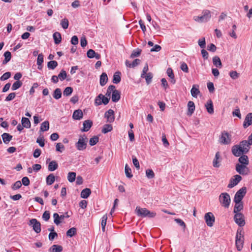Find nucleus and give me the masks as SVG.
Instances as JSON below:
<instances>
[{"mask_svg":"<svg viewBox=\"0 0 252 252\" xmlns=\"http://www.w3.org/2000/svg\"><path fill=\"white\" fill-rule=\"evenodd\" d=\"M135 213L138 217L141 218L148 217L149 218H154L156 213L154 212H150L145 208H140V207H136L135 210Z\"/></svg>","mask_w":252,"mask_h":252,"instance_id":"1","label":"nucleus"},{"mask_svg":"<svg viewBox=\"0 0 252 252\" xmlns=\"http://www.w3.org/2000/svg\"><path fill=\"white\" fill-rule=\"evenodd\" d=\"M244 240L243 230L238 229L235 237V245L238 251H240L243 247Z\"/></svg>","mask_w":252,"mask_h":252,"instance_id":"2","label":"nucleus"},{"mask_svg":"<svg viewBox=\"0 0 252 252\" xmlns=\"http://www.w3.org/2000/svg\"><path fill=\"white\" fill-rule=\"evenodd\" d=\"M232 136L227 131H221L219 139V142L221 144L230 145L231 143Z\"/></svg>","mask_w":252,"mask_h":252,"instance_id":"3","label":"nucleus"},{"mask_svg":"<svg viewBox=\"0 0 252 252\" xmlns=\"http://www.w3.org/2000/svg\"><path fill=\"white\" fill-rule=\"evenodd\" d=\"M219 201L221 205L225 208H228L231 202V198L229 194L226 192L220 193L219 197Z\"/></svg>","mask_w":252,"mask_h":252,"instance_id":"4","label":"nucleus"},{"mask_svg":"<svg viewBox=\"0 0 252 252\" xmlns=\"http://www.w3.org/2000/svg\"><path fill=\"white\" fill-rule=\"evenodd\" d=\"M202 15L194 16L193 19L198 22L203 23L208 21L211 17V12L209 10H204L202 11Z\"/></svg>","mask_w":252,"mask_h":252,"instance_id":"5","label":"nucleus"},{"mask_svg":"<svg viewBox=\"0 0 252 252\" xmlns=\"http://www.w3.org/2000/svg\"><path fill=\"white\" fill-rule=\"evenodd\" d=\"M88 138L85 135L80 136L78 141L75 144V146L77 150L82 151L85 150L87 147Z\"/></svg>","mask_w":252,"mask_h":252,"instance_id":"6","label":"nucleus"},{"mask_svg":"<svg viewBox=\"0 0 252 252\" xmlns=\"http://www.w3.org/2000/svg\"><path fill=\"white\" fill-rule=\"evenodd\" d=\"M248 165L240 164L237 163L235 166V169L239 174L242 175H248L250 173V170L247 167Z\"/></svg>","mask_w":252,"mask_h":252,"instance_id":"7","label":"nucleus"},{"mask_svg":"<svg viewBox=\"0 0 252 252\" xmlns=\"http://www.w3.org/2000/svg\"><path fill=\"white\" fill-rule=\"evenodd\" d=\"M234 220L236 223L239 226L242 227L245 225V221L244 215L241 213H235Z\"/></svg>","mask_w":252,"mask_h":252,"instance_id":"8","label":"nucleus"},{"mask_svg":"<svg viewBox=\"0 0 252 252\" xmlns=\"http://www.w3.org/2000/svg\"><path fill=\"white\" fill-rule=\"evenodd\" d=\"M204 219L208 226L211 227L213 225L215 218L212 213L208 212L206 213L204 216Z\"/></svg>","mask_w":252,"mask_h":252,"instance_id":"9","label":"nucleus"},{"mask_svg":"<svg viewBox=\"0 0 252 252\" xmlns=\"http://www.w3.org/2000/svg\"><path fill=\"white\" fill-rule=\"evenodd\" d=\"M231 152L233 155L237 157H240L244 154H246V153H244V151L239 145H235L232 146Z\"/></svg>","mask_w":252,"mask_h":252,"instance_id":"10","label":"nucleus"},{"mask_svg":"<svg viewBox=\"0 0 252 252\" xmlns=\"http://www.w3.org/2000/svg\"><path fill=\"white\" fill-rule=\"evenodd\" d=\"M242 180V177L239 175H235L230 180L227 186L228 188L231 189L236 186Z\"/></svg>","mask_w":252,"mask_h":252,"instance_id":"11","label":"nucleus"},{"mask_svg":"<svg viewBox=\"0 0 252 252\" xmlns=\"http://www.w3.org/2000/svg\"><path fill=\"white\" fill-rule=\"evenodd\" d=\"M30 224L32 225L33 229L37 233L41 231V224L37 220L35 219H32L30 220Z\"/></svg>","mask_w":252,"mask_h":252,"instance_id":"12","label":"nucleus"},{"mask_svg":"<svg viewBox=\"0 0 252 252\" xmlns=\"http://www.w3.org/2000/svg\"><path fill=\"white\" fill-rule=\"evenodd\" d=\"M104 117L107 119V122L108 123H112L115 120L114 112L112 109H109L105 112Z\"/></svg>","mask_w":252,"mask_h":252,"instance_id":"13","label":"nucleus"},{"mask_svg":"<svg viewBox=\"0 0 252 252\" xmlns=\"http://www.w3.org/2000/svg\"><path fill=\"white\" fill-rule=\"evenodd\" d=\"M221 161V158L220 157V153L217 152L216 153L215 157L213 161V165L214 167L218 168L220 166V162Z\"/></svg>","mask_w":252,"mask_h":252,"instance_id":"14","label":"nucleus"},{"mask_svg":"<svg viewBox=\"0 0 252 252\" xmlns=\"http://www.w3.org/2000/svg\"><path fill=\"white\" fill-rule=\"evenodd\" d=\"M252 124V113H248L243 123V127L246 128Z\"/></svg>","mask_w":252,"mask_h":252,"instance_id":"15","label":"nucleus"},{"mask_svg":"<svg viewBox=\"0 0 252 252\" xmlns=\"http://www.w3.org/2000/svg\"><path fill=\"white\" fill-rule=\"evenodd\" d=\"M54 222L57 225L60 224L64 219L63 215L60 216L58 213H55L53 214Z\"/></svg>","mask_w":252,"mask_h":252,"instance_id":"16","label":"nucleus"},{"mask_svg":"<svg viewBox=\"0 0 252 252\" xmlns=\"http://www.w3.org/2000/svg\"><path fill=\"white\" fill-rule=\"evenodd\" d=\"M239 146L241 147L242 149L244 151V153H247L250 149V146L251 144L247 140H243L239 143Z\"/></svg>","mask_w":252,"mask_h":252,"instance_id":"17","label":"nucleus"},{"mask_svg":"<svg viewBox=\"0 0 252 252\" xmlns=\"http://www.w3.org/2000/svg\"><path fill=\"white\" fill-rule=\"evenodd\" d=\"M83 127L81 129L82 131L86 132L89 131L93 125V122L90 120H85L83 122Z\"/></svg>","mask_w":252,"mask_h":252,"instance_id":"18","label":"nucleus"},{"mask_svg":"<svg viewBox=\"0 0 252 252\" xmlns=\"http://www.w3.org/2000/svg\"><path fill=\"white\" fill-rule=\"evenodd\" d=\"M234 203L235 205L233 209L234 213H240V212L244 208L243 202H234Z\"/></svg>","mask_w":252,"mask_h":252,"instance_id":"19","label":"nucleus"},{"mask_svg":"<svg viewBox=\"0 0 252 252\" xmlns=\"http://www.w3.org/2000/svg\"><path fill=\"white\" fill-rule=\"evenodd\" d=\"M188 111L187 114L189 116H191L195 110V106L194 102L192 101H189L188 103Z\"/></svg>","mask_w":252,"mask_h":252,"instance_id":"20","label":"nucleus"},{"mask_svg":"<svg viewBox=\"0 0 252 252\" xmlns=\"http://www.w3.org/2000/svg\"><path fill=\"white\" fill-rule=\"evenodd\" d=\"M83 116V114L81 110L78 109L75 110L73 113L72 118L74 120H81Z\"/></svg>","mask_w":252,"mask_h":252,"instance_id":"21","label":"nucleus"},{"mask_svg":"<svg viewBox=\"0 0 252 252\" xmlns=\"http://www.w3.org/2000/svg\"><path fill=\"white\" fill-rule=\"evenodd\" d=\"M206 108L207 110V112L210 114H212L214 113V107H213V104L212 102V101L210 99L209 100L207 103L205 104Z\"/></svg>","mask_w":252,"mask_h":252,"instance_id":"22","label":"nucleus"},{"mask_svg":"<svg viewBox=\"0 0 252 252\" xmlns=\"http://www.w3.org/2000/svg\"><path fill=\"white\" fill-rule=\"evenodd\" d=\"M240 164L248 165L249 163L248 157L245 154L241 155L238 159Z\"/></svg>","mask_w":252,"mask_h":252,"instance_id":"23","label":"nucleus"},{"mask_svg":"<svg viewBox=\"0 0 252 252\" xmlns=\"http://www.w3.org/2000/svg\"><path fill=\"white\" fill-rule=\"evenodd\" d=\"M62 246L59 245H53L49 249V252H61L63 251Z\"/></svg>","mask_w":252,"mask_h":252,"instance_id":"24","label":"nucleus"},{"mask_svg":"<svg viewBox=\"0 0 252 252\" xmlns=\"http://www.w3.org/2000/svg\"><path fill=\"white\" fill-rule=\"evenodd\" d=\"M108 81V77L106 73L103 72L100 76V85L104 86Z\"/></svg>","mask_w":252,"mask_h":252,"instance_id":"25","label":"nucleus"},{"mask_svg":"<svg viewBox=\"0 0 252 252\" xmlns=\"http://www.w3.org/2000/svg\"><path fill=\"white\" fill-rule=\"evenodd\" d=\"M3 142L5 144H8L12 138V136L7 133H4L1 135Z\"/></svg>","mask_w":252,"mask_h":252,"instance_id":"26","label":"nucleus"},{"mask_svg":"<svg viewBox=\"0 0 252 252\" xmlns=\"http://www.w3.org/2000/svg\"><path fill=\"white\" fill-rule=\"evenodd\" d=\"M58 167V164L55 160H52L48 165V170L50 171H54Z\"/></svg>","mask_w":252,"mask_h":252,"instance_id":"27","label":"nucleus"},{"mask_svg":"<svg viewBox=\"0 0 252 252\" xmlns=\"http://www.w3.org/2000/svg\"><path fill=\"white\" fill-rule=\"evenodd\" d=\"M120 99V93L118 90H115L112 94V100L113 102H116Z\"/></svg>","mask_w":252,"mask_h":252,"instance_id":"28","label":"nucleus"},{"mask_svg":"<svg viewBox=\"0 0 252 252\" xmlns=\"http://www.w3.org/2000/svg\"><path fill=\"white\" fill-rule=\"evenodd\" d=\"M91 193V190L89 188L83 189L81 192V197L83 198H87Z\"/></svg>","mask_w":252,"mask_h":252,"instance_id":"29","label":"nucleus"},{"mask_svg":"<svg viewBox=\"0 0 252 252\" xmlns=\"http://www.w3.org/2000/svg\"><path fill=\"white\" fill-rule=\"evenodd\" d=\"M213 63L217 67L221 68L222 67L220 59L218 56H215L213 57Z\"/></svg>","mask_w":252,"mask_h":252,"instance_id":"30","label":"nucleus"},{"mask_svg":"<svg viewBox=\"0 0 252 252\" xmlns=\"http://www.w3.org/2000/svg\"><path fill=\"white\" fill-rule=\"evenodd\" d=\"M198 87V86H197V87H196V86L194 85L191 89V94L194 97H197L198 94L200 93Z\"/></svg>","mask_w":252,"mask_h":252,"instance_id":"31","label":"nucleus"},{"mask_svg":"<svg viewBox=\"0 0 252 252\" xmlns=\"http://www.w3.org/2000/svg\"><path fill=\"white\" fill-rule=\"evenodd\" d=\"M21 123L23 126L25 128H29L31 127V122L27 118L23 117L22 118Z\"/></svg>","mask_w":252,"mask_h":252,"instance_id":"32","label":"nucleus"},{"mask_svg":"<svg viewBox=\"0 0 252 252\" xmlns=\"http://www.w3.org/2000/svg\"><path fill=\"white\" fill-rule=\"evenodd\" d=\"M53 38L56 44H58L61 42L62 36L61 34L59 32H56L53 34Z\"/></svg>","mask_w":252,"mask_h":252,"instance_id":"33","label":"nucleus"},{"mask_svg":"<svg viewBox=\"0 0 252 252\" xmlns=\"http://www.w3.org/2000/svg\"><path fill=\"white\" fill-rule=\"evenodd\" d=\"M55 180V176L53 174H50L49 175L46 179V184L48 185H51L54 183Z\"/></svg>","mask_w":252,"mask_h":252,"instance_id":"34","label":"nucleus"},{"mask_svg":"<svg viewBox=\"0 0 252 252\" xmlns=\"http://www.w3.org/2000/svg\"><path fill=\"white\" fill-rule=\"evenodd\" d=\"M49 128V123L48 121H44L41 124L40 131L43 132L47 131Z\"/></svg>","mask_w":252,"mask_h":252,"instance_id":"35","label":"nucleus"},{"mask_svg":"<svg viewBox=\"0 0 252 252\" xmlns=\"http://www.w3.org/2000/svg\"><path fill=\"white\" fill-rule=\"evenodd\" d=\"M121 73L120 72H116L114 73L113 78V83L114 84H118L121 81Z\"/></svg>","mask_w":252,"mask_h":252,"instance_id":"36","label":"nucleus"},{"mask_svg":"<svg viewBox=\"0 0 252 252\" xmlns=\"http://www.w3.org/2000/svg\"><path fill=\"white\" fill-rule=\"evenodd\" d=\"M153 77V73L151 72H149L147 73V74H145V75L142 78L145 79L146 83L147 85H149L152 82Z\"/></svg>","mask_w":252,"mask_h":252,"instance_id":"37","label":"nucleus"},{"mask_svg":"<svg viewBox=\"0 0 252 252\" xmlns=\"http://www.w3.org/2000/svg\"><path fill=\"white\" fill-rule=\"evenodd\" d=\"M141 60L138 59H135L131 63H128L127 61V66L133 68L139 64Z\"/></svg>","mask_w":252,"mask_h":252,"instance_id":"38","label":"nucleus"},{"mask_svg":"<svg viewBox=\"0 0 252 252\" xmlns=\"http://www.w3.org/2000/svg\"><path fill=\"white\" fill-rule=\"evenodd\" d=\"M4 60L3 61V64L7 63L11 59V54L9 51H6L4 53Z\"/></svg>","mask_w":252,"mask_h":252,"instance_id":"39","label":"nucleus"},{"mask_svg":"<svg viewBox=\"0 0 252 252\" xmlns=\"http://www.w3.org/2000/svg\"><path fill=\"white\" fill-rule=\"evenodd\" d=\"M112 130V126L110 124H105L103 126L102 129V132L103 133H106L108 132L111 131Z\"/></svg>","mask_w":252,"mask_h":252,"instance_id":"40","label":"nucleus"},{"mask_svg":"<svg viewBox=\"0 0 252 252\" xmlns=\"http://www.w3.org/2000/svg\"><path fill=\"white\" fill-rule=\"evenodd\" d=\"M53 97L56 99L60 98L62 96L61 90L59 88H57L54 92Z\"/></svg>","mask_w":252,"mask_h":252,"instance_id":"41","label":"nucleus"},{"mask_svg":"<svg viewBox=\"0 0 252 252\" xmlns=\"http://www.w3.org/2000/svg\"><path fill=\"white\" fill-rule=\"evenodd\" d=\"M76 173L73 172H70L67 175V180L69 182H73L76 178Z\"/></svg>","mask_w":252,"mask_h":252,"instance_id":"42","label":"nucleus"},{"mask_svg":"<svg viewBox=\"0 0 252 252\" xmlns=\"http://www.w3.org/2000/svg\"><path fill=\"white\" fill-rule=\"evenodd\" d=\"M58 66V63L55 61H51L47 63V67L50 69H54Z\"/></svg>","mask_w":252,"mask_h":252,"instance_id":"43","label":"nucleus"},{"mask_svg":"<svg viewBox=\"0 0 252 252\" xmlns=\"http://www.w3.org/2000/svg\"><path fill=\"white\" fill-rule=\"evenodd\" d=\"M22 85V82L21 81H16L15 82L11 87L12 91H15L20 88Z\"/></svg>","mask_w":252,"mask_h":252,"instance_id":"44","label":"nucleus"},{"mask_svg":"<svg viewBox=\"0 0 252 252\" xmlns=\"http://www.w3.org/2000/svg\"><path fill=\"white\" fill-rule=\"evenodd\" d=\"M77 230L75 227H72L66 232V235L70 237H71L76 234Z\"/></svg>","mask_w":252,"mask_h":252,"instance_id":"45","label":"nucleus"},{"mask_svg":"<svg viewBox=\"0 0 252 252\" xmlns=\"http://www.w3.org/2000/svg\"><path fill=\"white\" fill-rule=\"evenodd\" d=\"M247 193V188L245 187H243L238 190L235 194L241 195L242 197H244Z\"/></svg>","mask_w":252,"mask_h":252,"instance_id":"46","label":"nucleus"},{"mask_svg":"<svg viewBox=\"0 0 252 252\" xmlns=\"http://www.w3.org/2000/svg\"><path fill=\"white\" fill-rule=\"evenodd\" d=\"M107 220V216L106 214L102 217L101 226H102V230L103 232L105 231V227L106 225Z\"/></svg>","mask_w":252,"mask_h":252,"instance_id":"47","label":"nucleus"},{"mask_svg":"<svg viewBox=\"0 0 252 252\" xmlns=\"http://www.w3.org/2000/svg\"><path fill=\"white\" fill-rule=\"evenodd\" d=\"M98 137L97 136H94L90 138L89 140V144L91 146H94L98 142Z\"/></svg>","mask_w":252,"mask_h":252,"instance_id":"48","label":"nucleus"},{"mask_svg":"<svg viewBox=\"0 0 252 252\" xmlns=\"http://www.w3.org/2000/svg\"><path fill=\"white\" fill-rule=\"evenodd\" d=\"M61 25L63 29H66L68 27L69 22L67 19L64 18L61 22Z\"/></svg>","mask_w":252,"mask_h":252,"instance_id":"49","label":"nucleus"},{"mask_svg":"<svg viewBox=\"0 0 252 252\" xmlns=\"http://www.w3.org/2000/svg\"><path fill=\"white\" fill-rule=\"evenodd\" d=\"M102 96V94H99L98 96H97L94 100V104L96 106H98L102 104L101 102V98Z\"/></svg>","mask_w":252,"mask_h":252,"instance_id":"50","label":"nucleus"},{"mask_svg":"<svg viewBox=\"0 0 252 252\" xmlns=\"http://www.w3.org/2000/svg\"><path fill=\"white\" fill-rule=\"evenodd\" d=\"M73 92V89L70 87H66L63 92V95L69 96Z\"/></svg>","mask_w":252,"mask_h":252,"instance_id":"51","label":"nucleus"},{"mask_svg":"<svg viewBox=\"0 0 252 252\" xmlns=\"http://www.w3.org/2000/svg\"><path fill=\"white\" fill-rule=\"evenodd\" d=\"M58 77H59V79L61 80V81H63L64 80L66 77V72L65 70H62L60 72V73L58 75Z\"/></svg>","mask_w":252,"mask_h":252,"instance_id":"52","label":"nucleus"},{"mask_svg":"<svg viewBox=\"0 0 252 252\" xmlns=\"http://www.w3.org/2000/svg\"><path fill=\"white\" fill-rule=\"evenodd\" d=\"M146 174L149 179H152L155 177V173L152 169H148L146 170Z\"/></svg>","mask_w":252,"mask_h":252,"instance_id":"53","label":"nucleus"},{"mask_svg":"<svg viewBox=\"0 0 252 252\" xmlns=\"http://www.w3.org/2000/svg\"><path fill=\"white\" fill-rule=\"evenodd\" d=\"M141 52V50L139 49H137L135 50H134L132 53V54L130 55V58H134L135 57H137L139 56Z\"/></svg>","mask_w":252,"mask_h":252,"instance_id":"54","label":"nucleus"},{"mask_svg":"<svg viewBox=\"0 0 252 252\" xmlns=\"http://www.w3.org/2000/svg\"><path fill=\"white\" fill-rule=\"evenodd\" d=\"M43 62V55L40 54L38 55L37 59V64L38 65V68L40 69L39 66L41 65Z\"/></svg>","mask_w":252,"mask_h":252,"instance_id":"55","label":"nucleus"},{"mask_svg":"<svg viewBox=\"0 0 252 252\" xmlns=\"http://www.w3.org/2000/svg\"><path fill=\"white\" fill-rule=\"evenodd\" d=\"M64 150V146L61 143H57L56 146V150L58 152L62 153Z\"/></svg>","mask_w":252,"mask_h":252,"instance_id":"56","label":"nucleus"},{"mask_svg":"<svg viewBox=\"0 0 252 252\" xmlns=\"http://www.w3.org/2000/svg\"><path fill=\"white\" fill-rule=\"evenodd\" d=\"M22 186V183L21 181H16L11 187V188L13 190H16L19 189Z\"/></svg>","mask_w":252,"mask_h":252,"instance_id":"57","label":"nucleus"},{"mask_svg":"<svg viewBox=\"0 0 252 252\" xmlns=\"http://www.w3.org/2000/svg\"><path fill=\"white\" fill-rule=\"evenodd\" d=\"M199 46L202 49H204L206 46L205 39L204 37L199 39L198 41Z\"/></svg>","mask_w":252,"mask_h":252,"instance_id":"58","label":"nucleus"},{"mask_svg":"<svg viewBox=\"0 0 252 252\" xmlns=\"http://www.w3.org/2000/svg\"><path fill=\"white\" fill-rule=\"evenodd\" d=\"M11 76V73L7 72L4 73L0 78L1 81H5L10 78Z\"/></svg>","mask_w":252,"mask_h":252,"instance_id":"59","label":"nucleus"},{"mask_svg":"<svg viewBox=\"0 0 252 252\" xmlns=\"http://www.w3.org/2000/svg\"><path fill=\"white\" fill-rule=\"evenodd\" d=\"M87 55L89 58L92 59L94 57L95 55V52L93 49H89L87 51Z\"/></svg>","mask_w":252,"mask_h":252,"instance_id":"60","label":"nucleus"},{"mask_svg":"<svg viewBox=\"0 0 252 252\" xmlns=\"http://www.w3.org/2000/svg\"><path fill=\"white\" fill-rule=\"evenodd\" d=\"M50 217V212L48 211H46L44 212L42 215L43 219L45 221H48Z\"/></svg>","mask_w":252,"mask_h":252,"instance_id":"61","label":"nucleus"},{"mask_svg":"<svg viewBox=\"0 0 252 252\" xmlns=\"http://www.w3.org/2000/svg\"><path fill=\"white\" fill-rule=\"evenodd\" d=\"M208 89L210 93L214 92L215 90V88L214 86V84L212 82H209L207 84Z\"/></svg>","mask_w":252,"mask_h":252,"instance_id":"62","label":"nucleus"},{"mask_svg":"<svg viewBox=\"0 0 252 252\" xmlns=\"http://www.w3.org/2000/svg\"><path fill=\"white\" fill-rule=\"evenodd\" d=\"M181 69L182 71H183L184 72H185L186 73H188L189 72V68L188 67V65L184 62L182 63V64L181 65Z\"/></svg>","mask_w":252,"mask_h":252,"instance_id":"63","label":"nucleus"},{"mask_svg":"<svg viewBox=\"0 0 252 252\" xmlns=\"http://www.w3.org/2000/svg\"><path fill=\"white\" fill-rule=\"evenodd\" d=\"M229 75L233 79H236L239 77V74L236 71H230Z\"/></svg>","mask_w":252,"mask_h":252,"instance_id":"64","label":"nucleus"}]
</instances>
